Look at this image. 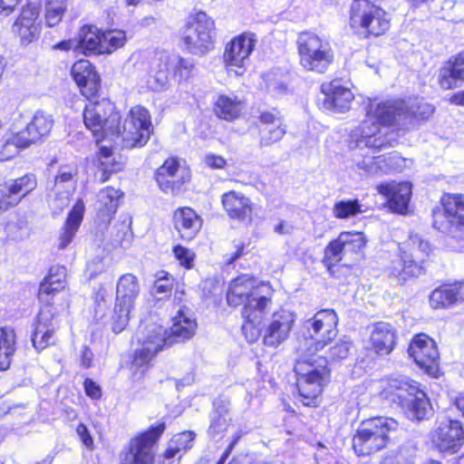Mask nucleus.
I'll return each instance as SVG.
<instances>
[{"mask_svg":"<svg viewBox=\"0 0 464 464\" xmlns=\"http://www.w3.org/2000/svg\"><path fill=\"white\" fill-rule=\"evenodd\" d=\"M82 121L96 144L111 135L121 138L129 149L144 147L154 130L150 112L144 106H132L122 120L115 103L106 98L88 102L83 107Z\"/></svg>","mask_w":464,"mask_h":464,"instance_id":"1","label":"nucleus"},{"mask_svg":"<svg viewBox=\"0 0 464 464\" xmlns=\"http://www.w3.org/2000/svg\"><path fill=\"white\" fill-rule=\"evenodd\" d=\"M262 285L269 282L259 281L254 275L239 274L230 279L226 290V301L231 308H240L243 318L242 333L248 343H255L261 335V324L266 308L272 304L269 295H258Z\"/></svg>","mask_w":464,"mask_h":464,"instance_id":"2","label":"nucleus"},{"mask_svg":"<svg viewBox=\"0 0 464 464\" xmlns=\"http://www.w3.org/2000/svg\"><path fill=\"white\" fill-rule=\"evenodd\" d=\"M295 392L294 396L306 408H318L323 393L330 383L332 370L323 355L303 353L294 365Z\"/></svg>","mask_w":464,"mask_h":464,"instance_id":"3","label":"nucleus"},{"mask_svg":"<svg viewBox=\"0 0 464 464\" xmlns=\"http://www.w3.org/2000/svg\"><path fill=\"white\" fill-rule=\"evenodd\" d=\"M367 242L362 231H342L325 246L322 264L333 278L344 283L352 276L353 266L342 261L346 257L358 260Z\"/></svg>","mask_w":464,"mask_h":464,"instance_id":"4","label":"nucleus"},{"mask_svg":"<svg viewBox=\"0 0 464 464\" xmlns=\"http://www.w3.org/2000/svg\"><path fill=\"white\" fill-rule=\"evenodd\" d=\"M380 399L392 408L421 420L427 417L430 401L423 385L409 377L388 378L379 392Z\"/></svg>","mask_w":464,"mask_h":464,"instance_id":"5","label":"nucleus"},{"mask_svg":"<svg viewBox=\"0 0 464 464\" xmlns=\"http://www.w3.org/2000/svg\"><path fill=\"white\" fill-rule=\"evenodd\" d=\"M397 420L374 416L362 420L352 437V450L359 457H370L386 449L398 439Z\"/></svg>","mask_w":464,"mask_h":464,"instance_id":"6","label":"nucleus"},{"mask_svg":"<svg viewBox=\"0 0 464 464\" xmlns=\"http://www.w3.org/2000/svg\"><path fill=\"white\" fill-rule=\"evenodd\" d=\"M348 26L357 36L374 39L390 31L392 16L374 1L353 0L349 8Z\"/></svg>","mask_w":464,"mask_h":464,"instance_id":"7","label":"nucleus"},{"mask_svg":"<svg viewBox=\"0 0 464 464\" xmlns=\"http://www.w3.org/2000/svg\"><path fill=\"white\" fill-rule=\"evenodd\" d=\"M433 248L429 241L418 238L410 253L401 252L386 267L387 277L401 287L417 284L427 274V260Z\"/></svg>","mask_w":464,"mask_h":464,"instance_id":"8","label":"nucleus"},{"mask_svg":"<svg viewBox=\"0 0 464 464\" xmlns=\"http://www.w3.org/2000/svg\"><path fill=\"white\" fill-rule=\"evenodd\" d=\"M161 326L145 325L141 336L137 339V346L129 353L128 368L132 381L142 380L154 367L158 354L164 349L166 340Z\"/></svg>","mask_w":464,"mask_h":464,"instance_id":"9","label":"nucleus"},{"mask_svg":"<svg viewBox=\"0 0 464 464\" xmlns=\"http://www.w3.org/2000/svg\"><path fill=\"white\" fill-rule=\"evenodd\" d=\"M180 42L189 53L199 56L212 52L217 43L215 20L203 10H194L180 29Z\"/></svg>","mask_w":464,"mask_h":464,"instance_id":"10","label":"nucleus"},{"mask_svg":"<svg viewBox=\"0 0 464 464\" xmlns=\"http://www.w3.org/2000/svg\"><path fill=\"white\" fill-rule=\"evenodd\" d=\"M295 46L299 64L304 71L322 74L334 62L335 55L331 43L314 31L298 33Z\"/></svg>","mask_w":464,"mask_h":464,"instance_id":"11","label":"nucleus"},{"mask_svg":"<svg viewBox=\"0 0 464 464\" xmlns=\"http://www.w3.org/2000/svg\"><path fill=\"white\" fill-rule=\"evenodd\" d=\"M127 42V33L123 29H102L85 24L80 27L76 47L85 56L109 55L124 47Z\"/></svg>","mask_w":464,"mask_h":464,"instance_id":"12","label":"nucleus"},{"mask_svg":"<svg viewBox=\"0 0 464 464\" xmlns=\"http://www.w3.org/2000/svg\"><path fill=\"white\" fill-rule=\"evenodd\" d=\"M167 430L164 420L136 432L119 455V464H155L156 448Z\"/></svg>","mask_w":464,"mask_h":464,"instance_id":"13","label":"nucleus"},{"mask_svg":"<svg viewBox=\"0 0 464 464\" xmlns=\"http://www.w3.org/2000/svg\"><path fill=\"white\" fill-rule=\"evenodd\" d=\"M339 316L334 309L324 308L317 311L303 324L305 339L312 341L306 353L316 354L330 345L338 335Z\"/></svg>","mask_w":464,"mask_h":464,"instance_id":"14","label":"nucleus"},{"mask_svg":"<svg viewBox=\"0 0 464 464\" xmlns=\"http://www.w3.org/2000/svg\"><path fill=\"white\" fill-rule=\"evenodd\" d=\"M432 227L441 233H450L464 227V194L444 193L440 207L433 209Z\"/></svg>","mask_w":464,"mask_h":464,"instance_id":"15","label":"nucleus"},{"mask_svg":"<svg viewBox=\"0 0 464 464\" xmlns=\"http://www.w3.org/2000/svg\"><path fill=\"white\" fill-rule=\"evenodd\" d=\"M407 353L413 362L426 374L438 377L440 353L436 341L426 333L413 334L409 342Z\"/></svg>","mask_w":464,"mask_h":464,"instance_id":"16","label":"nucleus"},{"mask_svg":"<svg viewBox=\"0 0 464 464\" xmlns=\"http://www.w3.org/2000/svg\"><path fill=\"white\" fill-rule=\"evenodd\" d=\"M195 63L189 58L178 55L173 63L169 55H160L150 68V74L155 79L156 87L163 88L169 82V76L182 83L194 76Z\"/></svg>","mask_w":464,"mask_h":464,"instance_id":"17","label":"nucleus"},{"mask_svg":"<svg viewBox=\"0 0 464 464\" xmlns=\"http://www.w3.org/2000/svg\"><path fill=\"white\" fill-rule=\"evenodd\" d=\"M153 179L162 193L177 196L190 182L191 172L188 168L180 165L178 157L169 156L155 169Z\"/></svg>","mask_w":464,"mask_h":464,"instance_id":"18","label":"nucleus"},{"mask_svg":"<svg viewBox=\"0 0 464 464\" xmlns=\"http://www.w3.org/2000/svg\"><path fill=\"white\" fill-rule=\"evenodd\" d=\"M256 44V34L243 32L232 37L224 47L222 62L227 72L241 76L246 72V63Z\"/></svg>","mask_w":464,"mask_h":464,"instance_id":"19","label":"nucleus"},{"mask_svg":"<svg viewBox=\"0 0 464 464\" xmlns=\"http://www.w3.org/2000/svg\"><path fill=\"white\" fill-rule=\"evenodd\" d=\"M41 13L39 3L27 1L22 6L11 29L21 46H28L39 40L42 34Z\"/></svg>","mask_w":464,"mask_h":464,"instance_id":"20","label":"nucleus"},{"mask_svg":"<svg viewBox=\"0 0 464 464\" xmlns=\"http://www.w3.org/2000/svg\"><path fill=\"white\" fill-rule=\"evenodd\" d=\"M58 317L56 307L39 306L31 333V343L37 353L57 343Z\"/></svg>","mask_w":464,"mask_h":464,"instance_id":"21","label":"nucleus"},{"mask_svg":"<svg viewBox=\"0 0 464 464\" xmlns=\"http://www.w3.org/2000/svg\"><path fill=\"white\" fill-rule=\"evenodd\" d=\"M38 187L37 176L26 172L0 183V215L16 208Z\"/></svg>","mask_w":464,"mask_h":464,"instance_id":"22","label":"nucleus"},{"mask_svg":"<svg viewBox=\"0 0 464 464\" xmlns=\"http://www.w3.org/2000/svg\"><path fill=\"white\" fill-rule=\"evenodd\" d=\"M253 126L257 130L261 147H271L280 141L286 133L284 116L276 107L258 111Z\"/></svg>","mask_w":464,"mask_h":464,"instance_id":"23","label":"nucleus"},{"mask_svg":"<svg viewBox=\"0 0 464 464\" xmlns=\"http://www.w3.org/2000/svg\"><path fill=\"white\" fill-rule=\"evenodd\" d=\"M399 342L397 329L390 323L379 321L372 324L365 351L376 359L390 356Z\"/></svg>","mask_w":464,"mask_h":464,"instance_id":"24","label":"nucleus"},{"mask_svg":"<svg viewBox=\"0 0 464 464\" xmlns=\"http://www.w3.org/2000/svg\"><path fill=\"white\" fill-rule=\"evenodd\" d=\"M430 441L440 452L457 453L464 444V428L458 420L440 421L430 432Z\"/></svg>","mask_w":464,"mask_h":464,"instance_id":"25","label":"nucleus"},{"mask_svg":"<svg viewBox=\"0 0 464 464\" xmlns=\"http://www.w3.org/2000/svg\"><path fill=\"white\" fill-rule=\"evenodd\" d=\"M221 207L227 217L239 224L250 225L256 214V204L244 192L230 189L220 196Z\"/></svg>","mask_w":464,"mask_h":464,"instance_id":"26","label":"nucleus"},{"mask_svg":"<svg viewBox=\"0 0 464 464\" xmlns=\"http://www.w3.org/2000/svg\"><path fill=\"white\" fill-rule=\"evenodd\" d=\"M430 307L434 311L454 308L464 303V280H448L440 283L429 295Z\"/></svg>","mask_w":464,"mask_h":464,"instance_id":"27","label":"nucleus"},{"mask_svg":"<svg viewBox=\"0 0 464 464\" xmlns=\"http://www.w3.org/2000/svg\"><path fill=\"white\" fill-rule=\"evenodd\" d=\"M67 286V268L63 265H53L39 284L36 297L41 306L55 307L54 295Z\"/></svg>","mask_w":464,"mask_h":464,"instance_id":"28","label":"nucleus"},{"mask_svg":"<svg viewBox=\"0 0 464 464\" xmlns=\"http://www.w3.org/2000/svg\"><path fill=\"white\" fill-rule=\"evenodd\" d=\"M376 190L386 198V205L392 213L405 215L408 212L412 194V184L410 181L381 182L376 186Z\"/></svg>","mask_w":464,"mask_h":464,"instance_id":"29","label":"nucleus"},{"mask_svg":"<svg viewBox=\"0 0 464 464\" xmlns=\"http://www.w3.org/2000/svg\"><path fill=\"white\" fill-rule=\"evenodd\" d=\"M171 224L180 241L190 242L199 235L203 218L193 208L183 206L172 211Z\"/></svg>","mask_w":464,"mask_h":464,"instance_id":"30","label":"nucleus"},{"mask_svg":"<svg viewBox=\"0 0 464 464\" xmlns=\"http://www.w3.org/2000/svg\"><path fill=\"white\" fill-rule=\"evenodd\" d=\"M324 99L321 108L326 111L343 113L351 109L354 95L351 89L341 84L338 80H332L321 84Z\"/></svg>","mask_w":464,"mask_h":464,"instance_id":"31","label":"nucleus"},{"mask_svg":"<svg viewBox=\"0 0 464 464\" xmlns=\"http://www.w3.org/2000/svg\"><path fill=\"white\" fill-rule=\"evenodd\" d=\"M437 83L444 91L454 90L464 83V49L442 63L438 72Z\"/></svg>","mask_w":464,"mask_h":464,"instance_id":"32","label":"nucleus"},{"mask_svg":"<svg viewBox=\"0 0 464 464\" xmlns=\"http://www.w3.org/2000/svg\"><path fill=\"white\" fill-rule=\"evenodd\" d=\"M402 99L386 100L376 104L370 103L363 124L371 121L379 126H391L397 120H402Z\"/></svg>","mask_w":464,"mask_h":464,"instance_id":"33","label":"nucleus"},{"mask_svg":"<svg viewBox=\"0 0 464 464\" xmlns=\"http://www.w3.org/2000/svg\"><path fill=\"white\" fill-rule=\"evenodd\" d=\"M53 125V120L42 113L36 112L26 126L17 131L19 144L24 147H30L38 143L48 136Z\"/></svg>","mask_w":464,"mask_h":464,"instance_id":"34","label":"nucleus"},{"mask_svg":"<svg viewBox=\"0 0 464 464\" xmlns=\"http://www.w3.org/2000/svg\"><path fill=\"white\" fill-rule=\"evenodd\" d=\"M124 193L111 186L102 188L97 194L95 216L100 224L108 226L115 218Z\"/></svg>","mask_w":464,"mask_h":464,"instance_id":"35","label":"nucleus"},{"mask_svg":"<svg viewBox=\"0 0 464 464\" xmlns=\"http://www.w3.org/2000/svg\"><path fill=\"white\" fill-rule=\"evenodd\" d=\"M177 305L179 310L172 318L169 336L175 342H184L195 335L198 324L193 313H191L184 302Z\"/></svg>","mask_w":464,"mask_h":464,"instance_id":"36","label":"nucleus"},{"mask_svg":"<svg viewBox=\"0 0 464 464\" xmlns=\"http://www.w3.org/2000/svg\"><path fill=\"white\" fill-rule=\"evenodd\" d=\"M246 102L237 96L220 93L212 103V111L219 120L226 122H235L245 113Z\"/></svg>","mask_w":464,"mask_h":464,"instance_id":"37","label":"nucleus"},{"mask_svg":"<svg viewBox=\"0 0 464 464\" xmlns=\"http://www.w3.org/2000/svg\"><path fill=\"white\" fill-rule=\"evenodd\" d=\"M85 205L82 198H78L67 214L62 232L58 238V249H65L74 238L83 220Z\"/></svg>","mask_w":464,"mask_h":464,"instance_id":"38","label":"nucleus"},{"mask_svg":"<svg viewBox=\"0 0 464 464\" xmlns=\"http://www.w3.org/2000/svg\"><path fill=\"white\" fill-rule=\"evenodd\" d=\"M232 423L230 416V401L224 399H217L212 403L210 421L208 434L210 438H217L225 433Z\"/></svg>","mask_w":464,"mask_h":464,"instance_id":"39","label":"nucleus"},{"mask_svg":"<svg viewBox=\"0 0 464 464\" xmlns=\"http://www.w3.org/2000/svg\"><path fill=\"white\" fill-rule=\"evenodd\" d=\"M94 162L97 169L102 172L100 181L104 183L111 177L124 169V162L115 157L113 149L111 146L102 145L94 154Z\"/></svg>","mask_w":464,"mask_h":464,"instance_id":"40","label":"nucleus"},{"mask_svg":"<svg viewBox=\"0 0 464 464\" xmlns=\"http://www.w3.org/2000/svg\"><path fill=\"white\" fill-rule=\"evenodd\" d=\"M18 348L16 330L10 325L0 326V372L10 369Z\"/></svg>","mask_w":464,"mask_h":464,"instance_id":"41","label":"nucleus"},{"mask_svg":"<svg viewBox=\"0 0 464 464\" xmlns=\"http://www.w3.org/2000/svg\"><path fill=\"white\" fill-rule=\"evenodd\" d=\"M293 326V321L284 314L275 313L271 323L266 327L263 342L266 345L276 347L289 335Z\"/></svg>","mask_w":464,"mask_h":464,"instance_id":"42","label":"nucleus"},{"mask_svg":"<svg viewBox=\"0 0 464 464\" xmlns=\"http://www.w3.org/2000/svg\"><path fill=\"white\" fill-rule=\"evenodd\" d=\"M152 293L154 295H160L164 298H169L174 292L173 303L175 305L183 303L185 292L179 289V282L169 272L160 270L155 274V279L152 284Z\"/></svg>","mask_w":464,"mask_h":464,"instance_id":"43","label":"nucleus"},{"mask_svg":"<svg viewBox=\"0 0 464 464\" xmlns=\"http://www.w3.org/2000/svg\"><path fill=\"white\" fill-rule=\"evenodd\" d=\"M140 294V285L136 275L125 273L118 278L116 283V301L135 305Z\"/></svg>","mask_w":464,"mask_h":464,"instance_id":"44","label":"nucleus"},{"mask_svg":"<svg viewBox=\"0 0 464 464\" xmlns=\"http://www.w3.org/2000/svg\"><path fill=\"white\" fill-rule=\"evenodd\" d=\"M402 109V120L410 124L424 122L435 112L432 104L422 101L409 104L403 100Z\"/></svg>","mask_w":464,"mask_h":464,"instance_id":"45","label":"nucleus"},{"mask_svg":"<svg viewBox=\"0 0 464 464\" xmlns=\"http://www.w3.org/2000/svg\"><path fill=\"white\" fill-rule=\"evenodd\" d=\"M71 76L79 89L86 82L100 76V74L92 63L86 59H80L72 64Z\"/></svg>","mask_w":464,"mask_h":464,"instance_id":"46","label":"nucleus"},{"mask_svg":"<svg viewBox=\"0 0 464 464\" xmlns=\"http://www.w3.org/2000/svg\"><path fill=\"white\" fill-rule=\"evenodd\" d=\"M134 307V304L121 303L115 300L114 307L111 315V331L114 334H118L126 329L130 321V312Z\"/></svg>","mask_w":464,"mask_h":464,"instance_id":"47","label":"nucleus"},{"mask_svg":"<svg viewBox=\"0 0 464 464\" xmlns=\"http://www.w3.org/2000/svg\"><path fill=\"white\" fill-rule=\"evenodd\" d=\"M333 215L336 219H347L362 213V205L358 198L343 199L333 205Z\"/></svg>","mask_w":464,"mask_h":464,"instance_id":"48","label":"nucleus"},{"mask_svg":"<svg viewBox=\"0 0 464 464\" xmlns=\"http://www.w3.org/2000/svg\"><path fill=\"white\" fill-rule=\"evenodd\" d=\"M352 341L340 339L327 350V356H324L328 363L330 362H340L350 355Z\"/></svg>","mask_w":464,"mask_h":464,"instance_id":"49","label":"nucleus"},{"mask_svg":"<svg viewBox=\"0 0 464 464\" xmlns=\"http://www.w3.org/2000/svg\"><path fill=\"white\" fill-rule=\"evenodd\" d=\"M67 11V4H48L45 2L44 21L47 27L58 25Z\"/></svg>","mask_w":464,"mask_h":464,"instance_id":"50","label":"nucleus"},{"mask_svg":"<svg viewBox=\"0 0 464 464\" xmlns=\"http://www.w3.org/2000/svg\"><path fill=\"white\" fill-rule=\"evenodd\" d=\"M27 148L19 144L17 131L14 132L11 138L6 140L0 147V161L11 160L20 150Z\"/></svg>","mask_w":464,"mask_h":464,"instance_id":"51","label":"nucleus"},{"mask_svg":"<svg viewBox=\"0 0 464 464\" xmlns=\"http://www.w3.org/2000/svg\"><path fill=\"white\" fill-rule=\"evenodd\" d=\"M172 253L179 265L186 270H189L194 266L196 254L191 249L181 244H177L173 246Z\"/></svg>","mask_w":464,"mask_h":464,"instance_id":"52","label":"nucleus"},{"mask_svg":"<svg viewBox=\"0 0 464 464\" xmlns=\"http://www.w3.org/2000/svg\"><path fill=\"white\" fill-rule=\"evenodd\" d=\"M196 434L192 430H183L172 436L169 443L180 452L185 453L192 448Z\"/></svg>","mask_w":464,"mask_h":464,"instance_id":"53","label":"nucleus"},{"mask_svg":"<svg viewBox=\"0 0 464 464\" xmlns=\"http://www.w3.org/2000/svg\"><path fill=\"white\" fill-rule=\"evenodd\" d=\"M233 246L235 250L231 253L226 254L224 256V263L227 266L234 265L237 260L243 257L248 253V247L250 242L241 241L237 239H234L232 241Z\"/></svg>","mask_w":464,"mask_h":464,"instance_id":"54","label":"nucleus"},{"mask_svg":"<svg viewBox=\"0 0 464 464\" xmlns=\"http://www.w3.org/2000/svg\"><path fill=\"white\" fill-rule=\"evenodd\" d=\"M102 90V79L101 76H98L79 88L80 93L86 99L88 102L95 101L96 98L100 96V92Z\"/></svg>","mask_w":464,"mask_h":464,"instance_id":"55","label":"nucleus"},{"mask_svg":"<svg viewBox=\"0 0 464 464\" xmlns=\"http://www.w3.org/2000/svg\"><path fill=\"white\" fill-rule=\"evenodd\" d=\"M382 158V161L390 170L401 171L405 167L406 159L402 158L397 151L383 155Z\"/></svg>","mask_w":464,"mask_h":464,"instance_id":"56","label":"nucleus"},{"mask_svg":"<svg viewBox=\"0 0 464 464\" xmlns=\"http://www.w3.org/2000/svg\"><path fill=\"white\" fill-rule=\"evenodd\" d=\"M85 394L92 400L99 401L102 397V387L92 379L85 378L82 382Z\"/></svg>","mask_w":464,"mask_h":464,"instance_id":"57","label":"nucleus"},{"mask_svg":"<svg viewBox=\"0 0 464 464\" xmlns=\"http://www.w3.org/2000/svg\"><path fill=\"white\" fill-rule=\"evenodd\" d=\"M205 166L210 169H223L227 166V160L215 153H207L203 159Z\"/></svg>","mask_w":464,"mask_h":464,"instance_id":"58","label":"nucleus"},{"mask_svg":"<svg viewBox=\"0 0 464 464\" xmlns=\"http://www.w3.org/2000/svg\"><path fill=\"white\" fill-rule=\"evenodd\" d=\"M243 436H244V432L242 430H237L232 435L227 446L226 447V449L224 450V451L221 453L218 459L217 460L218 464L225 463L227 460V459L231 455L233 450L235 449L236 445L243 438Z\"/></svg>","mask_w":464,"mask_h":464,"instance_id":"59","label":"nucleus"},{"mask_svg":"<svg viewBox=\"0 0 464 464\" xmlns=\"http://www.w3.org/2000/svg\"><path fill=\"white\" fill-rule=\"evenodd\" d=\"M76 433L80 438L81 442L90 450L94 449V440L88 429L83 423L80 422L76 426Z\"/></svg>","mask_w":464,"mask_h":464,"instance_id":"60","label":"nucleus"},{"mask_svg":"<svg viewBox=\"0 0 464 464\" xmlns=\"http://www.w3.org/2000/svg\"><path fill=\"white\" fill-rule=\"evenodd\" d=\"M93 353L89 346L82 347L80 355L81 366L84 369H89L92 366Z\"/></svg>","mask_w":464,"mask_h":464,"instance_id":"61","label":"nucleus"},{"mask_svg":"<svg viewBox=\"0 0 464 464\" xmlns=\"http://www.w3.org/2000/svg\"><path fill=\"white\" fill-rule=\"evenodd\" d=\"M362 137L365 139V142L367 145L371 147H374L377 149L382 148L384 145V140L379 137L378 139L375 138V132L371 134L367 133L362 130Z\"/></svg>","mask_w":464,"mask_h":464,"instance_id":"62","label":"nucleus"},{"mask_svg":"<svg viewBox=\"0 0 464 464\" xmlns=\"http://www.w3.org/2000/svg\"><path fill=\"white\" fill-rule=\"evenodd\" d=\"M448 102L451 105L464 107V89L451 93L448 98Z\"/></svg>","mask_w":464,"mask_h":464,"instance_id":"63","label":"nucleus"},{"mask_svg":"<svg viewBox=\"0 0 464 464\" xmlns=\"http://www.w3.org/2000/svg\"><path fill=\"white\" fill-rule=\"evenodd\" d=\"M21 0H0V8L5 14H11Z\"/></svg>","mask_w":464,"mask_h":464,"instance_id":"64","label":"nucleus"}]
</instances>
